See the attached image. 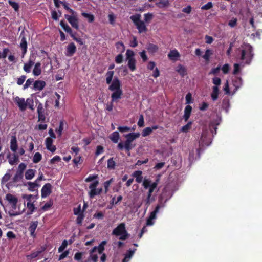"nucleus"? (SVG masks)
Wrapping results in <instances>:
<instances>
[{"label": "nucleus", "instance_id": "obj_1", "mask_svg": "<svg viewBox=\"0 0 262 262\" xmlns=\"http://www.w3.org/2000/svg\"><path fill=\"white\" fill-rule=\"evenodd\" d=\"M108 90L112 91L113 93L111 94V101L107 103L106 109L111 112L113 108V102H118L123 95L121 82L118 77L114 78L112 84L109 85Z\"/></svg>", "mask_w": 262, "mask_h": 262}, {"label": "nucleus", "instance_id": "obj_2", "mask_svg": "<svg viewBox=\"0 0 262 262\" xmlns=\"http://www.w3.org/2000/svg\"><path fill=\"white\" fill-rule=\"evenodd\" d=\"M167 186L164 188L163 191L159 198V204L156 206L155 210L150 213L149 217L147 219L146 221V225L147 226H151L154 224L153 220L156 219V215L159 212L160 208L161 207H164V203L168 200V199L166 198L164 200V202H163V198L164 196L165 191H167Z\"/></svg>", "mask_w": 262, "mask_h": 262}, {"label": "nucleus", "instance_id": "obj_3", "mask_svg": "<svg viewBox=\"0 0 262 262\" xmlns=\"http://www.w3.org/2000/svg\"><path fill=\"white\" fill-rule=\"evenodd\" d=\"M138 182H141L142 181H137ZM143 182V185L146 189H148V192L147 198L144 200L145 206L147 209L150 204L155 201V198L151 196L152 193L154 192L155 189L157 186V182L156 181L152 184L150 183L151 181H142Z\"/></svg>", "mask_w": 262, "mask_h": 262}, {"label": "nucleus", "instance_id": "obj_4", "mask_svg": "<svg viewBox=\"0 0 262 262\" xmlns=\"http://www.w3.org/2000/svg\"><path fill=\"white\" fill-rule=\"evenodd\" d=\"M254 55L253 47L250 44L247 43L241 50L240 59L245 61V64L249 65L252 62Z\"/></svg>", "mask_w": 262, "mask_h": 262}, {"label": "nucleus", "instance_id": "obj_5", "mask_svg": "<svg viewBox=\"0 0 262 262\" xmlns=\"http://www.w3.org/2000/svg\"><path fill=\"white\" fill-rule=\"evenodd\" d=\"M112 234L119 237V239L124 241L127 239L129 237V234L127 232L124 223H121L119 224L112 231Z\"/></svg>", "mask_w": 262, "mask_h": 262}, {"label": "nucleus", "instance_id": "obj_6", "mask_svg": "<svg viewBox=\"0 0 262 262\" xmlns=\"http://www.w3.org/2000/svg\"><path fill=\"white\" fill-rule=\"evenodd\" d=\"M130 19L133 21L135 25L137 27L139 33L145 32L147 31V28L144 21L141 20V15L136 14L132 15Z\"/></svg>", "mask_w": 262, "mask_h": 262}, {"label": "nucleus", "instance_id": "obj_7", "mask_svg": "<svg viewBox=\"0 0 262 262\" xmlns=\"http://www.w3.org/2000/svg\"><path fill=\"white\" fill-rule=\"evenodd\" d=\"M134 52L130 49H127L126 52V60L127 61V67L129 69L133 72L136 70V60L135 58Z\"/></svg>", "mask_w": 262, "mask_h": 262}, {"label": "nucleus", "instance_id": "obj_8", "mask_svg": "<svg viewBox=\"0 0 262 262\" xmlns=\"http://www.w3.org/2000/svg\"><path fill=\"white\" fill-rule=\"evenodd\" d=\"M99 181H94L90 185V191L89 196L90 198H94L95 196L100 194L102 191V188H97Z\"/></svg>", "mask_w": 262, "mask_h": 262}, {"label": "nucleus", "instance_id": "obj_9", "mask_svg": "<svg viewBox=\"0 0 262 262\" xmlns=\"http://www.w3.org/2000/svg\"><path fill=\"white\" fill-rule=\"evenodd\" d=\"M64 17L67 19L73 28L78 30L79 29L78 19L77 17L76 13L71 15L65 14Z\"/></svg>", "mask_w": 262, "mask_h": 262}, {"label": "nucleus", "instance_id": "obj_10", "mask_svg": "<svg viewBox=\"0 0 262 262\" xmlns=\"http://www.w3.org/2000/svg\"><path fill=\"white\" fill-rule=\"evenodd\" d=\"M134 147L132 145V143L124 142V144L122 142H120L117 145V148L119 150H122L125 149L128 156H130V151Z\"/></svg>", "mask_w": 262, "mask_h": 262}, {"label": "nucleus", "instance_id": "obj_11", "mask_svg": "<svg viewBox=\"0 0 262 262\" xmlns=\"http://www.w3.org/2000/svg\"><path fill=\"white\" fill-rule=\"evenodd\" d=\"M14 101L16 103L20 111H23L26 110L27 106V103H26V101H25L24 98H20L18 96H16L14 98Z\"/></svg>", "mask_w": 262, "mask_h": 262}, {"label": "nucleus", "instance_id": "obj_12", "mask_svg": "<svg viewBox=\"0 0 262 262\" xmlns=\"http://www.w3.org/2000/svg\"><path fill=\"white\" fill-rule=\"evenodd\" d=\"M52 192V186L50 183L46 184L42 188L41 191V197L44 198L49 196Z\"/></svg>", "mask_w": 262, "mask_h": 262}, {"label": "nucleus", "instance_id": "obj_13", "mask_svg": "<svg viewBox=\"0 0 262 262\" xmlns=\"http://www.w3.org/2000/svg\"><path fill=\"white\" fill-rule=\"evenodd\" d=\"M140 134L139 133H131L124 135V137L126 138L125 142L132 143L136 139L139 138Z\"/></svg>", "mask_w": 262, "mask_h": 262}, {"label": "nucleus", "instance_id": "obj_14", "mask_svg": "<svg viewBox=\"0 0 262 262\" xmlns=\"http://www.w3.org/2000/svg\"><path fill=\"white\" fill-rule=\"evenodd\" d=\"M76 51V46L75 45L74 43L71 42L67 47V52L66 53V55L69 57L72 56L75 53Z\"/></svg>", "mask_w": 262, "mask_h": 262}, {"label": "nucleus", "instance_id": "obj_15", "mask_svg": "<svg viewBox=\"0 0 262 262\" xmlns=\"http://www.w3.org/2000/svg\"><path fill=\"white\" fill-rule=\"evenodd\" d=\"M107 244L106 241H103L98 246H95L92 249V252H96L97 250L99 254H101L103 253V251L105 249V245Z\"/></svg>", "mask_w": 262, "mask_h": 262}, {"label": "nucleus", "instance_id": "obj_16", "mask_svg": "<svg viewBox=\"0 0 262 262\" xmlns=\"http://www.w3.org/2000/svg\"><path fill=\"white\" fill-rule=\"evenodd\" d=\"M53 139L50 137H47L45 140L47 149L52 152H54L56 149V146L53 145Z\"/></svg>", "mask_w": 262, "mask_h": 262}, {"label": "nucleus", "instance_id": "obj_17", "mask_svg": "<svg viewBox=\"0 0 262 262\" xmlns=\"http://www.w3.org/2000/svg\"><path fill=\"white\" fill-rule=\"evenodd\" d=\"M18 148L17 138L14 135L11 137L10 141V149L14 152H15Z\"/></svg>", "mask_w": 262, "mask_h": 262}, {"label": "nucleus", "instance_id": "obj_18", "mask_svg": "<svg viewBox=\"0 0 262 262\" xmlns=\"http://www.w3.org/2000/svg\"><path fill=\"white\" fill-rule=\"evenodd\" d=\"M45 86V81L42 80H36L33 84V89L36 91H41Z\"/></svg>", "mask_w": 262, "mask_h": 262}, {"label": "nucleus", "instance_id": "obj_19", "mask_svg": "<svg viewBox=\"0 0 262 262\" xmlns=\"http://www.w3.org/2000/svg\"><path fill=\"white\" fill-rule=\"evenodd\" d=\"M7 158L9 164L11 165L16 164L19 162V156L15 153L13 155H9Z\"/></svg>", "mask_w": 262, "mask_h": 262}, {"label": "nucleus", "instance_id": "obj_20", "mask_svg": "<svg viewBox=\"0 0 262 262\" xmlns=\"http://www.w3.org/2000/svg\"><path fill=\"white\" fill-rule=\"evenodd\" d=\"M20 47L22 50V54H23L22 57H23L24 56V55L26 54V53H27V39H26V38L24 36L21 37V42L20 43Z\"/></svg>", "mask_w": 262, "mask_h": 262}, {"label": "nucleus", "instance_id": "obj_21", "mask_svg": "<svg viewBox=\"0 0 262 262\" xmlns=\"http://www.w3.org/2000/svg\"><path fill=\"white\" fill-rule=\"evenodd\" d=\"M60 25L63 29L70 34L71 37H73V35L76 33V32L74 33L73 32L72 29L65 23L64 20H61Z\"/></svg>", "mask_w": 262, "mask_h": 262}, {"label": "nucleus", "instance_id": "obj_22", "mask_svg": "<svg viewBox=\"0 0 262 262\" xmlns=\"http://www.w3.org/2000/svg\"><path fill=\"white\" fill-rule=\"evenodd\" d=\"M180 56V54L179 52L176 50H173L170 51L168 54V58L173 61L177 60V58Z\"/></svg>", "mask_w": 262, "mask_h": 262}, {"label": "nucleus", "instance_id": "obj_23", "mask_svg": "<svg viewBox=\"0 0 262 262\" xmlns=\"http://www.w3.org/2000/svg\"><path fill=\"white\" fill-rule=\"evenodd\" d=\"M37 225H38V222L37 221H33L30 223V225L29 227L28 230L30 232L31 235L33 237L35 236V231L37 227Z\"/></svg>", "mask_w": 262, "mask_h": 262}, {"label": "nucleus", "instance_id": "obj_24", "mask_svg": "<svg viewBox=\"0 0 262 262\" xmlns=\"http://www.w3.org/2000/svg\"><path fill=\"white\" fill-rule=\"evenodd\" d=\"M6 199L8 201L9 205L14 203H17L18 202L17 198L11 193H8L6 194Z\"/></svg>", "mask_w": 262, "mask_h": 262}, {"label": "nucleus", "instance_id": "obj_25", "mask_svg": "<svg viewBox=\"0 0 262 262\" xmlns=\"http://www.w3.org/2000/svg\"><path fill=\"white\" fill-rule=\"evenodd\" d=\"M192 111V107L190 105H187L184 110V115L183 118L185 120V121L186 122L188 120L190 117L191 112Z\"/></svg>", "mask_w": 262, "mask_h": 262}, {"label": "nucleus", "instance_id": "obj_26", "mask_svg": "<svg viewBox=\"0 0 262 262\" xmlns=\"http://www.w3.org/2000/svg\"><path fill=\"white\" fill-rule=\"evenodd\" d=\"M34 202L35 200H34L32 202H27L26 206L28 209V215L32 214L36 209V207L34 204Z\"/></svg>", "mask_w": 262, "mask_h": 262}, {"label": "nucleus", "instance_id": "obj_27", "mask_svg": "<svg viewBox=\"0 0 262 262\" xmlns=\"http://www.w3.org/2000/svg\"><path fill=\"white\" fill-rule=\"evenodd\" d=\"M176 71L182 77L187 74L186 68L182 64H179L177 67Z\"/></svg>", "mask_w": 262, "mask_h": 262}, {"label": "nucleus", "instance_id": "obj_28", "mask_svg": "<svg viewBox=\"0 0 262 262\" xmlns=\"http://www.w3.org/2000/svg\"><path fill=\"white\" fill-rule=\"evenodd\" d=\"M26 168V165L24 163H21L18 167V170L17 171L15 177L14 178L13 180H16V177L18 176H22L23 172L24 170Z\"/></svg>", "mask_w": 262, "mask_h": 262}, {"label": "nucleus", "instance_id": "obj_29", "mask_svg": "<svg viewBox=\"0 0 262 262\" xmlns=\"http://www.w3.org/2000/svg\"><path fill=\"white\" fill-rule=\"evenodd\" d=\"M41 73V63L37 62L35 63L34 68L33 70V74L34 76H39Z\"/></svg>", "mask_w": 262, "mask_h": 262}, {"label": "nucleus", "instance_id": "obj_30", "mask_svg": "<svg viewBox=\"0 0 262 262\" xmlns=\"http://www.w3.org/2000/svg\"><path fill=\"white\" fill-rule=\"evenodd\" d=\"M110 140L114 143H117L118 142L120 136L118 132L115 131L112 133L110 137Z\"/></svg>", "mask_w": 262, "mask_h": 262}, {"label": "nucleus", "instance_id": "obj_31", "mask_svg": "<svg viewBox=\"0 0 262 262\" xmlns=\"http://www.w3.org/2000/svg\"><path fill=\"white\" fill-rule=\"evenodd\" d=\"M158 47L156 45L149 43L147 47V50L149 53L154 54L158 50Z\"/></svg>", "mask_w": 262, "mask_h": 262}, {"label": "nucleus", "instance_id": "obj_32", "mask_svg": "<svg viewBox=\"0 0 262 262\" xmlns=\"http://www.w3.org/2000/svg\"><path fill=\"white\" fill-rule=\"evenodd\" d=\"M34 64V62L31 59L29 60L27 63H25L24 65V70L27 72L29 73L31 71V68Z\"/></svg>", "mask_w": 262, "mask_h": 262}, {"label": "nucleus", "instance_id": "obj_33", "mask_svg": "<svg viewBox=\"0 0 262 262\" xmlns=\"http://www.w3.org/2000/svg\"><path fill=\"white\" fill-rule=\"evenodd\" d=\"M115 46L118 52L123 53L125 50V47L124 43L122 41H119L115 43Z\"/></svg>", "mask_w": 262, "mask_h": 262}, {"label": "nucleus", "instance_id": "obj_34", "mask_svg": "<svg viewBox=\"0 0 262 262\" xmlns=\"http://www.w3.org/2000/svg\"><path fill=\"white\" fill-rule=\"evenodd\" d=\"M219 93V88L216 86H214L212 88V92L211 94V98L213 100H216L218 98Z\"/></svg>", "mask_w": 262, "mask_h": 262}, {"label": "nucleus", "instance_id": "obj_35", "mask_svg": "<svg viewBox=\"0 0 262 262\" xmlns=\"http://www.w3.org/2000/svg\"><path fill=\"white\" fill-rule=\"evenodd\" d=\"M35 170L32 169H28L25 172V178L27 180L33 179L34 176Z\"/></svg>", "mask_w": 262, "mask_h": 262}, {"label": "nucleus", "instance_id": "obj_36", "mask_svg": "<svg viewBox=\"0 0 262 262\" xmlns=\"http://www.w3.org/2000/svg\"><path fill=\"white\" fill-rule=\"evenodd\" d=\"M22 198L26 199L27 202H32V200L34 199L35 201L37 199V195H34L32 194H23Z\"/></svg>", "mask_w": 262, "mask_h": 262}, {"label": "nucleus", "instance_id": "obj_37", "mask_svg": "<svg viewBox=\"0 0 262 262\" xmlns=\"http://www.w3.org/2000/svg\"><path fill=\"white\" fill-rule=\"evenodd\" d=\"M213 54L212 51L210 49H207L205 54L202 56L206 62H209L210 56Z\"/></svg>", "mask_w": 262, "mask_h": 262}, {"label": "nucleus", "instance_id": "obj_38", "mask_svg": "<svg viewBox=\"0 0 262 262\" xmlns=\"http://www.w3.org/2000/svg\"><path fill=\"white\" fill-rule=\"evenodd\" d=\"M35 182L36 181L34 182H31L29 181L28 182V189L30 191H34L37 189L38 185L35 183Z\"/></svg>", "mask_w": 262, "mask_h": 262}, {"label": "nucleus", "instance_id": "obj_39", "mask_svg": "<svg viewBox=\"0 0 262 262\" xmlns=\"http://www.w3.org/2000/svg\"><path fill=\"white\" fill-rule=\"evenodd\" d=\"M81 15L85 18L88 19V20L89 23H92L94 21L95 17L94 16L90 13H86L85 12H82Z\"/></svg>", "mask_w": 262, "mask_h": 262}, {"label": "nucleus", "instance_id": "obj_40", "mask_svg": "<svg viewBox=\"0 0 262 262\" xmlns=\"http://www.w3.org/2000/svg\"><path fill=\"white\" fill-rule=\"evenodd\" d=\"M9 4L14 9L16 12L18 11L19 9V5L18 3L12 1V0H8V1Z\"/></svg>", "mask_w": 262, "mask_h": 262}, {"label": "nucleus", "instance_id": "obj_41", "mask_svg": "<svg viewBox=\"0 0 262 262\" xmlns=\"http://www.w3.org/2000/svg\"><path fill=\"white\" fill-rule=\"evenodd\" d=\"M42 159V155L39 152H36L33 157V162L37 163L41 161Z\"/></svg>", "mask_w": 262, "mask_h": 262}, {"label": "nucleus", "instance_id": "obj_42", "mask_svg": "<svg viewBox=\"0 0 262 262\" xmlns=\"http://www.w3.org/2000/svg\"><path fill=\"white\" fill-rule=\"evenodd\" d=\"M107 168L110 169H114L116 165V163L114 161L113 158H111L107 160Z\"/></svg>", "mask_w": 262, "mask_h": 262}, {"label": "nucleus", "instance_id": "obj_43", "mask_svg": "<svg viewBox=\"0 0 262 262\" xmlns=\"http://www.w3.org/2000/svg\"><path fill=\"white\" fill-rule=\"evenodd\" d=\"M60 4H61L63 5L64 8L66 10H68L69 12V13H71V14H74L75 13V12L69 7L68 3H67V2H60Z\"/></svg>", "mask_w": 262, "mask_h": 262}, {"label": "nucleus", "instance_id": "obj_44", "mask_svg": "<svg viewBox=\"0 0 262 262\" xmlns=\"http://www.w3.org/2000/svg\"><path fill=\"white\" fill-rule=\"evenodd\" d=\"M64 73L62 70H59L57 74L55 75V79L56 81L62 80L64 78Z\"/></svg>", "mask_w": 262, "mask_h": 262}, {"label": "nucleus", "instance_id": "obj_45", "mask_svg": "<svg viewBox=\"0 0 262 262\" xmlns=\"http://www.w3.org/2000/svg\"><path fill=\"white\" fill-rule=\"evenodd\" d=\"M192 122L190 121L181 128V131L183 133H187L191 127Z\"/></svg>", "mask_w": 262, "mask_h": 262}, {"label": "nucleus", "instance_id": "obj_46", "mask_svg": "<svg viewBox=\"0 0 262 262\" xmlns=\"http://www.w3.org/2000/svg\"><path fill=\"white\" fill-rule=\"evenodd\" d=\"M64 122L63 121H60L59 123V126L58 128L56 129V133L58 134L59 136H61L62 135V131L63 130Z\"/></svg>", "mask_w": 262, "mask_h": 262}, {"label": "nucleus", "instance_id": "obj_47", "mask_svg": "<svg viewBox=\"0 0 262 262\" xmlns=\"http://www.w3.org/2000/svg\"><path fill=\"white\" fill-rule=\"evenodd\" d=\"M95 252H92V249L90 251L89 259L93 261V262H98V256Z\"/></svg>", "mask_w": 262, "mask_h": 262}, {"label": "nucleus", "instance_id": "obj_48", "mask_svg": "<svg viewBox=\"0 0 262 262\" xmlns=\"http://www.w3.org/2000/svg\"><path fill=\"white\" fill-rule=\"evenodd\" d=\"M36 103L38 105L37 107V112L38 113H42L45 112V109L43 107L42 104L38 100L36 101Z\"/></svg>", "mask_w": 262, "mask_h": 262}, {"label": "nucleus", "instance_id": "obj_49", "mask_svg": "<svg viewBox=\"0 0 262 262\" xmlns=\"http://www.w3.org/2000/svg\"><path fill=\"white\" fill-rule=\"evenodd\" d=\"M142 172L140 170L135 171L133 176L136 178V180H142Z\"/></svg>", "mask_w": 262, "mask_h": 262}, {"label": "nucleus", "instance_id": "obj_50", "mask_svg": "<svg viewBox=\"0 0 262 262\" xmlns=\"http://www.w3.org/2000/svg\"><path fill=\"white\" fill-rule=\"evenodd\" d=\"M157 5L159 8H164L168 5V2L167 0H160Z\"/></svg>", "mask_w": 262, "mask_h": 262}, {"label": "nucleus", "instance_id": "obj_51", "mask_svg": "<svg viewBox=\"0 0 262 262\" xmlns=\"http://www.w3.org/2000/svg\"><path fill=\"white\" fill-rule=\"evenodd\" d=\"M152 133V129L150 127H146L144 128L142 133L143 137H146Z\"/></svg>", "mask_w": 262, "mask_h": 262}, {"label": "nucleus", "instance_id": "obj_52", "mask_svg": "<svg viewBox=\"0 0 262 262\" xmlns=\"http://www.w3.org/2000/svg\"><path fill=\"white\" fill-rule=\"evenodd\" d=\"M68 246V241L67 240H63L62 242L61 245L58 248V252H62Z\"/></svg>", "mask_w": 262, "mask_h": 262}, {"label": "nucleus", "instance_id": "obj_53", "mask_svg": "<svg viewBox=\"0 0 262 262\" xmlns=\"http://www.w3.org/2000/svg\"><path fill=\"white\" fill-rule=\"evenodd\" d=\"M122 54V53H120L116 56L115 60L116 63L120 64L122 63L123 61V56Z\"/></svg>", "mask_w": 262, "mask_h": 262}, {"label": "nucleus", "instance_id": "obj_54", "mask_svg": "<svg viewBox=\"0 0 262 262\" xmlns=\"http://www.w3.org/2000/svg\"><path fill=\"white\" fill-rule=\"evenodd\" d=\"M53 205V202L50 201L46 203L41 208V210L45 211L48 210Z\"/></svg>", "mask_w": 262, "mask_h": 262}, {"label": "nucleus", "instance_id": "obj_55", "mask_svg": "<svg viewBox=\"0 0 262 262\" xmlns=\"http://www.w3.org/2000/svg\"><path fill=\"white\" fill-rule=\"evenodd\" d=\"M84 218V215L83 213H81V214H79L78 215V216L76 219V223L78 225H81L83 220Z\"/></svg>", "mask_w": 262, "mask_h": 262}, {"label": "nucleus", "instance_id": "obj_56", "mask_svg": "<svg viewBox=\"0 0 262 262\" xmlns=\"http://www.w3.org/2000/svg\"><path fill=\"white\" fill-rule=\"evenodd\" d=\"M26 103H27V106H28L29 109L31 110H34L33 100L32 99L27 98L26 100Z\"/></svg>", "mask_w": 262, "mask_h": 262}, {"label": "nucleus", "instance_id": "obj_57", "mask_svg": "<svg viewBox=\"0 0 262 262\" xmlns=\"http://www.w3.org/2000/svg\"><path fill=\"white\" fill-rule=\"evenodd\" d=\"M136 249H134L133 250H129L125 255L127 258H128V260H130L131 257L133 256L134 253L135 252Z\"/></svg>", "mask_w": 262, "mask_h": 262}, {"label": "nucleus", "instance_id": "obj_58", "mask_svg": "<svg viewBox=\"0 0 262 262\" xmlns=\"http://www.w3.org/2000/svg\"><path fill=\"white\" fill-rule=\"evenodd\" d=\"M118 130L121 133H124L126 132H129L131 128L128 126H119L118 127Z\"/></svg>", "mask_w": 262, "mask_h": 262}, {"label": "nucleus", "instance_id": "obj_59", "mask_svg": "<svg viewBox=\"0 0 262 262\" xmlns=\"http://www.w3.org/2000/svg\"><path fill=\"white\" fill-rule=\"evenodd\" d=\"M153 17L152 13H148L144 14V20L145 22L148 23L150 21Z\"/></svg>", "mask_w": 262, "mask_h": 262}, {"label": "nucleus", "instance_id": "obj_60", "mask_svg": "<svg viewBox=\"0 0 262 262\" xmlns=\"http://www.w3.org/2000/svg\"><path fill=\"white\" fill-rule=\"evenodd\" d=\"M237 19L236 18H233L232 19H231L230 20H229V21L228 23V25L231 27L233 28L237 25Z\"/></svg>", "mask_w": 262, "mask_h": 262}, {"label": "nucleus", "instance_id": "obj_61", "mask_svg": "<svg viewBox=\"0 0 262 262\" xmlns=\"http://www.w3.org/2000/svg\"><path fill=\"white\" fill-rule=\"evenodd\" d=\"M104 151V148L101 145H98L97 146L96 150L95 152V155L96 156H98L102 153H103Z\"/></svg>", "mask_w": 262, "mask_h": 262}, {"label": "nucleus", "instance_id": "obj_62", "mask_svg": "<svg viewBox=\"0 0 262 262\" xmlns=\"http://www.w3.org/2000/svg\"><path fill=\"white\" fill-rule=\"evenodd\" d=\"M212 7H213V5H212V2H209L205 5H203L201 7V9L202 10H209V9H211Z\"/></svg>", "mask_w": 262, "mask_h": 262}, {"label": "nucleus", "instance_id": "obj_63", "mask_svg": "<svg viewBox=\"0 0 262 262\" xmlns=\"http://www.w3.org/2000/svg\"><path fill=\"white\" fill-rule=\"evenodd\" d=\"M34 79L33 78H29L27 80L25 84L24 85V89H27L30 86L31 84L33 82Z\"/></svg>", "mask_w": 262, "mask_h": 262}, {"label": "nucleus", "instance_id": "obj_64", "mask_svg": "<svg viewBox=\"0 0 262 262\" xmlns=\"http://www.w3.org/2000/svg\"><path fill=\"white\" fill-rule=\"evenodd\" d=\"M26 76L25 75H22L17 79V84L19 85H22L25 82Z\"/></svg>", "mask_w": 262, "mask_h": 262}]
</instances>
